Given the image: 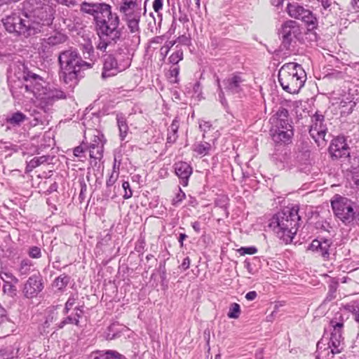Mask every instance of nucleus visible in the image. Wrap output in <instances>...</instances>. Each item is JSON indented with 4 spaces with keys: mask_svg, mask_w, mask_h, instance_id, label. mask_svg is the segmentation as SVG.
I'll return each mask as SVG.
<instances>
[{
    "mask_svg": "<svg viewBox=\"0 0 359 359\" xmlns=\"http://www.w3.org/2000/svg\"><path fill=\"white\" fill-rule=\"evenodd\" d=\"M59 77L69 87L75 86L83 77L81 72L92 68L91 62H86L76 48H70L60 53Z\"/></svg>",
    "mask_w": 359,
    "mask_h": 359,
    "instance_id": "f257e3e1",
    "label": "nucleus"
},
{
    "mask_svg": "<svg viewBox=\"0 0 359 359\" xmlns=\"http://www.w3.org/2000/svg\"><path fill=\"white\" fill-rule=\"evenodd\" d=\"M299 207L287 208L273 217L269 224L277 237L285 243L292 241L299 227Z\"/></svg>",
    "mask_w": 359,
    "mask_h": 359,
    "instance_id": "f03ea898",
    "label": "nucleus"
},
{
    "mask_svg": "<svg viewBox=\"0 0 359 359\" xmlns=\"http://www.w3.org/2000/svg\"><path fill=\"white\" fill-rule=\"evenodd\" d=\"M95 27L100 36V42L97 46L98 50L105 51L111 44H115L122 39L124 25L121 22L118 15H111L109 22L103 18L95 17Z\"/></svg>",
    "mask_w": 359,
    "mask_h": 359,
    "instance_id": "7ed1b4c3",
    "label": "nucleus"
},
{
    "mask_svg": "<svg viewBox=\"0 0 359 359\" xmlns=\"http://www.w3.org/2000/svg\"><path fill=\"white\" fill-rule=\"evenodd\" d=\"M23 9L41 32L52 25L54 10L50 0H25Z\"/></svg>",
    "mask_w": 359,
    "mask_h": 359,
    "instance_id": "20e7f679",
    "label": "nucleus"
},
{
    "mask_svg": "<svg viewBox=\"0 0 359 359\" xmlns=\"http://www.w3.org/2000/svg\"><path fill=\"white\" fill-rule=\"evenodd\" d=\"M306 80V72L297 63H285L279 69L278 81L283 89L289 93H298Z\"/></svg>",
    "mask_w": 359,
    "mask_h": 359,
    "instance_id": "39448f33",
    "label": "nucleus"
},
{
    "mask_svg": "<svg viewBox=\"0 0 359 359\" xmlns=\"http://www.w3.org/2000/svg\"><path fill=\"white\" fill-rule=\"evenodd\" d=\"M288 111L280 107L270 118L271 128L270 134L276 144H289L294 135L292 121H290Z\"/></svg>",
    "mask_w": 359,
    "mask_h": 359,
    "instance_id": "423d86ee",
    "label": "nucleus"
},
{
    "mask_svg": "<svg viewBox=\"0 0 359 359\" xmlns=\"http://www.w3.org/2000/svg\"><path fill=\"white\" fill-rule=\"evenodd\" d=\"M6 29L16 36L28 38L41 33L40 29L32 23L27 14L24 13H13L2 19Z\"/></svg>",
    "mask_w": 359,
    "mask_h": 359,
    "instance_id": "0eeeda50",
    "label": "nucleus"
},
{
    "mask_svg": "<svg viewBox=\"0 0 359 359\" xmlns=\"http://www.w3.org/2000/svg\"><path fill=\"white\" fill-rule=\"evenodd\" d=\"M334 215L346 225H359V205L350 199L335 195L331 201Z\"/></svg>",
    "mask_w": 359,
    "mask_h": 359,
    "instance_id": "6e6552de",
    "label": "nucleus"
},
{
    "mask_svg": "<svg viewBox=\"0 0 359 359\" xmlns=\"http://www.w3.org/2000/svg\"><path fill=\"white\" fill-rule=\"evenodd\" d=\"M23 80L25 83L18 81L15 86H11V93L14 98L20 99L24 93L33 94L36 98L41 97V94L46 87L43 86L45 82L39 75L32 72H24Z\"/></svg>",
    "mask_w": 359,
    "mask_h": 359,
    "instance_id": "1a4fd4ad",
    "label": "nucleus"
},
{
    "mask_svg": "<svg viewBox=\"0 0 359 359\" xmlns=\"http://www.w3.org/2000/svg\"><path fill=\"white\" fill-rule=\"evenodd\" d=\"M329 152L332 159H339L344 165L357 163V158L351 154V148L344 136H337L334 138L329 147Z\"/></svg>",
    "mask_w": 359,
    "mask_h": 359,
    "instance_id": "9d476101",
    "label": "nucleus"
},
{
    "mask_svg": "<svg viewBox=\"0 0 359 359\" xmlns=\"http://www.w3.org/2000/svg\"><path fill=\"white\" fill-rule=\"evenodd\" d=\"M301 34L299 24L292 20H287L282 25L279 35L281 38V46L283 49L291 50L296 43L297 36Z\"/></svg>",
    "mask_w": 359,
    "mask_h": 359,
    "instance_id": "9b49d317",
    "label": "nucleus"
},
{
    "mask_svg": "<svg viewBox=\"0 0 359 359\" xmlns=\"http://www.w3.org/2000/svg\"><path fill=\"white\" fill-rule=\"evenodd\" d=\"M287 12L288 15L293 18L301 20L309 27V29H313L318 25L317 18L313 13L300 5L297 2H290L287 5Z\"/></svg>",
    "mask_w": 359,
    "mask_h": 359,
    "instance_id": "f8f14e48",
    "label": "nucleus"
},
{
    "mask_svg": "<svg viewBox=\"0 0 359 359\" xmlns=\"http://www.w3.org/2000/svg\"><path fill=\"white\" fill-rule=\"evenodd\" d=\"M224 90L231 95H236L241 97L247 86L246 80L241 73H233L223 80Z\"/></svg>",
    "mask_w": 359,
    "mask_h": 359,
    "instance_id": "ddd939ff",
    "label": "nucleus"
},
{
    "mask_svg": "<svg viewBox=\"0 0 359 359\" xmlns=\"http://www.w3.org/2000/svg\"><path fill=\"white\" fill-rule=\"evenodd\" d=\"M308 250L322 257L325 260H328L335 248L331 239L318 238L311 243Z\"/></svg>",
    "mask_w": 359,
    "mask_h": 359,
    "instance_id": "4468645a",
    "label": "nucleus"
},
{
    "mask_svg": "<svg viewBox=\"0 0 359 359\" xmlns=\"http://www.w3.org/2000/svg\"><path fill=\"white\" fill-rule=\"evenodd\" d=\"M330 324L333 329L330 339L327 341V344L334 350V353H341L344 345V337H342L344 323L331 320Z\"/></svg>",
    "mask_w": 359,
    "mask_h": 359,
    "instance_id": "2eb2a0df",
    "label": "nucleus"
},
{
    "mask_svg": "<svg viewBox=\"0 0 359 359\" xmlns=\"http://www.w3.org/2000/svg\"><path fill=\"white\" fill-rule=\"evenodd\" d=\"M323 115L316 113L311 118V125L309 129V134L316 142L320 143V140H325V137L327 132V128L324 123Z\"/></svg>",
    "mask_w": 359,
    "mask_h": 359,
    "instance_id": "dca6fc26",
    "label": "nucleus"
},
{
    "mask_svg": "<svg viewBox=\"0 0 359 359\" xmlns=\"http://www.w3.org/2000/svg\"><path fill=\"white\" fill-rule=\"evenodd\" d=\"M43 288V284L41 276L39 274L33 275L25 283L22 292L25 297L33 298L36 297Z\"/></svg>",
    "mask_w": 359,
    "mask_h": 359,
    "instance_id": "f3484780",
    "label": "nucleus"
},
{
    "mask_svg": "<svg viewBox=\"0 0 359 359\" xmlns=\"http://www.w3.org/2000/svg\"><path fill=\"white\" fill-rule=\"evenodd\" d=\"M128 64V62L126 61L124 64L118 65L116 57L111 55H108L104 58L102 76L103 78H106L116 75L118 72L127 69Z\"/></svg>",
    "mask_w": 359,
    "mask_h": 359,
    "instance_id": "a211bd4d",
    "label": "nucleus"
},
{
    "mask_svg": "<svg viewBox=\"0 0 359 359\" xmlns=\"http://www.w3.org/2000/svg\"><path fill=\"white\" fill-rule=\"evenodd\" d=\"M118 10L123 15L124 20L142 15V9L138 5L137 0H121Z\"/></svg>",
    "mask_w": 359,
    "mask_h": 359,
    "instance_id": "6ab92c4d",
    "label": "nucleus"
},
{
    "mask_svg": "<svg viewBox=\"0 0 359 359\" xmlns=\"http://www.w3.org/2000/svg\"><path fill=\"white\" fill-rule=\"evenodd\" d=\"M83 308V306H75L72 313L69 315L67 314L63 320L55 323V328L56 330L62 329L67 325H75L76 326H79V320L82 318L84 313Z\"/></svg>",
    "mask_w": 359,
    "mask_h": 359,
    "instance_id": "aec40b11",
    "label": "nucleus"
},
{
    "mask_svg": "<svg viewBox=\"0 0 359 359\" xmlns=\"http://www.w3.org/2000/svg\"><path fill=\"white\" fill-rule=\"evenodd\" d=\"M66 95L63 91L56 88H47L44 90L41 94V97L39 99L41 100V104H44L45 107L51 106L55 101L60 99H64Z\"/></svg>",
    "mask_w": 359,
    "mask_h": 359,
    "instance_id": "412c9836",
    "label": "nucleus"
},
{
    "mask_svg": "<svg viewBox=\"0 0 359 359\" xmlns=\"http://www.w3.org/2000/svg\"><path fill=\"white\" fill-rule=\"evenodd\" d=\"M67 39L65 34L61 32H55L48 38L41 40V48L43 51H48L50 48L66 42Z\"/></svg>",
    "mask_w": 359,
    "mask_h": 359,
    "instance_id": "4be33fe9",
    "label": "nucleus"
},
{
    "mask_svg": "<svg viewBox=\"0 0 359 359\" xmlns=\"http://www.w3.org/2000/svg\"><path fill=\"white\" fill-rule=\"evenodd\" d=\"M176 175L182 181V184L187 186L190 175L192 173V168L186 162L180 161L175 163Z\"/></svg>",
    "mask_w": 359,
    "mask_h": 359,
    "instance_id": "5701e85b",
    "label": "nucleus"
},
{
    "mask_svg": "<svg viewBox=\"0 0 359 359\" xmlns=\"http://www.w3.org/2000/svg\"><path fill=\"white\" fill-rule=\"evenodd\" d=\"M327 339L323 337L317 343L318 355L316 359H332L334 355L338 353H334V350L327 344Z\"/></svg>",
    "mask_w": 359,
    "mask_h": 359,
    "instance_id": "b1692460",
    "label": "nucleus"
},
{
    "mask_svg": "<svg viewBox=\"0 0 359 359\" xmlns=\"http://www.w3.org/2000/svg\"><path fill=\"white\" fill-rule=\"evenodd\" d=\"M90 358L92 359H128L115 350H97L91 353Z\"/></svg>",
    "mask_w": 359,
    "mask_h": 359,
    "instance_id": "393cba45",
    "label": "nucleus"
},
{
    "mask_svg": "<svg viewBox=\"0 0 359 359\" xmlns=\"http://www.w3.org/2000/svg\"><path fill=\"white\" fill-rule=\"evenodd\" d=\"M117 127L119 132V138L121 142L126 140L129 132V127L126 116L122 113H118L116 116Z\"/></svg>",
    "mask_w": 359,
    "mask_h": 359,
    "instance_id": "a878e982",
    "label": "nucleus"
},
{
    "mask_svg": "<svg viewBox=\"0 0 359 359\" xmlns=\"http://www.w3.org/2000/svg\"><path fill=\"white\" fill-rule=\"evenodd\" d=\"M105 3H88L83 2L81 4V11L85 13L94 16L95 20L96 15H98L104 7Z\"/></svg>",
    "mask_w": 359,
    "mask_h": 359,
    "instance_id": "bb28decb",
    "label": "nucleus"
},
{
    "mask_svg": "<svg viewBox=\"0 0 359 359\" xmlns=\"http://www.w3.org/2000/svg\"><path fill=\"white\" fill-rule=\"evenodd\" d=\"M180 127V121L177 117L175 118L170 126L168 129L166 144H174L178 137L177 132Z\"/></svg>",
    "mask_w": 359,
    "mask_h": 359,
    "instance_id": "cd10ccee",
    "label": "nucleus"
},
{
    "mask_svg": "<svg viewBox=\"0 0 359 359\" xmlns=\"http://www.w3.org/2000/svg\"><path fill=\"white\" fill-rule=\"evenodd\" d=\"M342 169L351 173L353 182L356 188L359 189V161L357 159L356 164L348 163V165H344Z\"/></svg>",
    "mask_w": 359,
    "mask_h": 359,
    "instance_id": "c85d7f7f",
    "label": "nucleus"
},
{
    "mask_svg": "<svg viewBox=\"0 0 359 359\" xmlns=\"http://www.w3.org/2000/svg\"><path fill=\"white\" fill-rule=\"evenodd\" d=\"M97 144H90L89 153L92 158L100 159L102 157L104 143L101 138H97Z\"/></svg>",
    "mask_w": 359,
    "mask_h": 359,
    "instance_id": "c756f323",
    "label": "nucleus"
},
{
    "mask_svg": "<svg viewBox=\"0 0 359 359\" xmlns=\"http://www.w3.org/2000/svg\"><path fill=\"white\" fill-rule=\"evenodd\" d=\"M119 175V172L117 170H112L110 176L109 177L108 180H107L106 185H107V191H106V196L107 197H111V198H114L116 196V193L111 195V188L113 187L115 182L117 181ZM116 187H114L113 191L115 192Z\"/></svg>",
    "mask_w": 359,
    "mask_h": 359,
    "instance_id": "7c9ffc66",
    "label": "nucleus"
},
{
    "mask_svg": "<svg viewBox=\"0 0 359 359\" xmlns=\"http://www.w3.org/2000/svg\"><path fill=\"white\" fill-rule=\"evenodd\" d=\"M49 159V156H41L33 158L27 163L26 166V172H31L32 170L39 166L40 165L48 162Z\"/></svg>",
    "mask_w": 359,
    "mask_h": 359,
    "instance_id": "2f4dec72",
    "label": "nucleus"
},
{
    "mask_svg": "<svg viewBox=\"0 0 359 359\" xmlns=\"http://www.w3.org/2000/svg\"><path fill=\"white\" fill-rule=\"evenodd\" d=\"M141 16L126 19L125 21L130 33L135 35L140 33V22Z\"/></svg>",
    "mask_w": 359,
    "mask_h": 359,
    "instance_id": "473e14b6",
    "label": "nucleus"
},
{
    "mask_svg": "<svg viewBox=\"0 0 359 359\" xmlns=\"http://www.w3.org/2000/svg\"><path fill=\"white\" fill-rule=\"evenodd\" d=\"M57 307L50 308L47 311V315L46 317V320L44 322V327H49L50 325L53 323H57L56 321L58 319V312L57 311Z\"/></svg>",
    "mask_w": 359,
    "mask_h": 359,
    "instance_id": "72a5a7b5",
    "label": "nucleus"
},
{
    "mask_svg": "<svg viewBox=\"0 0 359 359\" xmlns=\"http://www.w3.org/2000/svg\"><path fill=\"white\" fill-rule=\"evenodd\" d=\"M26 119V116L20 112L17 111L13 113L9 118H7V123L15 126H19Z\"/></svg>",
    "mask_w": 359,
    "mask_h": 359,
    "instance_id": "f704fd0d",
    "label": "nucleus"
},
{
    "mask_svg": "<svg viewBox=\"0 0 359 359\" xmlns=\"http://www.w3.org/2000/svg\"><path fill=\"white\" fill-rule=\"evenodd\" d=\"M211 144L207 142H200L194 145V151L198 154L205 156L211 150Z\"/></svg>",
    "mask_w": 359,
    "mask_h": 359,
    "instance_id": "c9c22d12",
    "label": "nucleus"
},
{
    "mask_svg": "<svg viewBox=\"0 0 359 359\" xmlns=\"http://www.w3.org/2000/svg\"><path fill=\"white\" fill-rule=\"evenodd\" d=\"M344 309L353 314V319L359 324V305L353 302L344 306Z\"/></svg>",
    "mask_w": 359,
    "mask_h": 359,
    "instance_id": "e433bc0d",
    "label": "nucleus"
},
{
    "mask_svg": "<svg viewBox=\"0 0 359 359\" xmlns=\"http://www.w3.org/2000/svg\"><path fill=\"white\" fill-rule=\"evenodd\" d=\"M111 15H118L116 13H113L111 10V6L109 4H105L104 7L102 8L101 12L96 17L103 18L106 19V22H109V19L111 20Z\"/></svg>",
    "mask_w": 359,
    "mask_h": 359,
    "instance_id": "4c0bfd02",
    "label": "nucleus"
},
{
    "mask_svg": "<svg viewBox=\"0 0 359 359\" xmlns=\"http://www.w3.org/2000/svg\"><path fill=\"white\" fill-rule=\"evenodd\" d=\"M69 280H70V277L69 276L62 274V275L60 276L59 277H57L54 280L53 284H54V286L57 289H58L59 290H61L68 285Z\"/></svg>",
    "mask_w": 359,
    "mask_h": 359,
    "instance_id": "58836bf2",
    "label": "nucleus"
},
{
    "mask_svg": "<svg viewBox=\"0 0 359 359\" xmlns=\"http://www.w3.org/2000/svg\"><path fill=\"white\" fill-rule=\"evenodd\" d=\"M241 313L240 305L237 303H232L229 306V311L227 313V316L229 318L236 319L239 317Z\"/></svg>",
    "mask_w": 359,
    "mask_h": 359,
    "instance_id": "ea45409f",
    "label": "nucleus"
},
{
    "mask_svg": "<svg viewBox=\"0 0 359 359\" xmlns=\"http://www.w3.org/2000/svg\"><path fill=\"white\" fill-rule=\"evenodd\" d=\"M32 266V262L30 260L27 259H23L20 262L19 272L22 275H26L29 272Z\"/></svg>",
    "mask_w": 359,
    "mask_h": 359,
    "instance_id": "a19ab883",
    "label": "nucleus"
},
{
    "mask_svg": "<svg viewBox=\"0 0 359 359\" xmlns=\"http://www.w3.org/2000/svg\"><path fill=\"white\" fill-rule=\"evenodd\" d=\"M338 283L337 282L332 283L329 285V291L325 298V301L330 302L336 298V292Z\"/></svg>",
    "mask_w": 359,
    "mask_h": 359,
    "instance_id": "79ce46f5",
    "label": "nucleus"
},
{
    "mask_svg": "<svg viewBox=\"0 0 359 359\" xmlns=\"http://www.w3.org/2000/svg\"><path fill=\"white\" fill-rule=\"evenodd\" d=\"M183 59V51L180 49L172 53L169 57V62L173 65H177L180 61Z\"/></svg>",
    "mask_w": 359,
    "mask_h": 359,
    "instance_id": "37998d69",
    "label": "nucleus"
},
{
    "mask_svg": "<svg viewBox=\"0 0 359 359\" xmlns=\"http://www.w3.org/2000/svg\"><path fill=\"white\" fill-rule=\"evenodd\" d=\"M77 300V297H75L74 295L70 296L67 301L66 302L65 304V308L63 309V314L67 315L70 310L73 308V306L75 305L76 302Z\"/></svg>",
    "mask_w": 359,
    "mask_h": 359,
    "instance_id": "c03bdc74",
    "label": "nucleus"
},
{
    "mask_svg": "<svg viewBox=\"0 0 359 359\" xmlns=\"http://www.w3.org/2000/svg\"><path fill=\"white\" fill-rule=\"evenodd\" d=\"M83 56L86 62H91L92 63V67H93L95 61L98 58V55L93 51V53L90 52H83Z\"/></svg>",
    "mask_w": 359,
    "mask_h": 359,
    "instance_id": "a18cd8bd",
    "label": "nucleus"
},
{
    "mask_svg": "<svg viewBox=\"0 0 359 359\" xmlns=\"http://www.w3.org/2000/svg\"><path fill=\"white\" fill-rule=\"evenodd\" d=\"M217 83L218 90H219V93H218L219 100L221 102L222 105L226 108L228 106V102H227L226 99L225 98L224 93L223 89L222 88L219 79H217Z\"/></svg>",
    "mask_w": 359,
    "mask_h": 359,
    "instance_id": "49530a36",
    "label": "nucleus"
},
{
    "mask_svg": "<svg viewBox=\"0 0 359 359\" xmlns=\"http://www.w3.org/2000/svg\"><path fill=\"white\" fill-rule=\"evenodd\" d=\"M237 252L242 256L245 255H254L257 253V249L254 246L241 247L237 250Z\"/></svg>",
    "mask_w": 359,
    "mask_h": 359,
    "instance_id": "de8ad7c7",
    "label": "nucleus"
},
{
    "mask_svg": "<svg viewBox=\"0 0 359 359\" xmlns=\"http://www.w3.org/2000/svg\"><path fill=\"white\" fill-rule=\"evenodd\" d=\"M355 104L356 103L353 100H349L346 107L339 109L341 110V114H349L353 111Z\"/></svg>",
    "mask_w": 359,
    "mask_h": 359,
    "instance_id": "09e8293b",
    "label": "nucleus"
},
{
    "mask_svg": "<svg viewBox=\"0 0 359 359\" xmlns=\"http://www.w3.org/2000/svg\"><path fill=\"white\" fill-rule=\"evenodd\" d=\"M185 194L179 188L178 192L172 201V204L174 206H178L180 203L185 198Z\"/></svg>",
    "mask_w": 359,
    "mask_h": 359,
    "instance_id": "8fccbe9b",
    "label": "nucleus"
},
{
    "mask_svg": "<svg viewBox=\"0 0 359 359\" xmlns=\"http://www.w3.org/2000/svg\"><path fill=\"white\" fill-rule=\"evenodd\" d=\"M174 45V43L172 41L167 42L163 46H162L160 49V55L162 57V60L164 61L165 57L170 51V48Z\"/></svg>",
    "mask_w": 359,
    "mask_h": 359,
    "instance_id": "3c124183",
    "label": "nucleus"
},
{
    "mask_svg": "<svg viewBox=\"0 0 359 359\" xmlns=\"http://www.w3.org/2000/svg\"><path fill=\"white\" fill-rule=\"evenodd\" d=\"M122 187L125 192L123 194V198L125 199H128V198H131L133 196V191L130 189L129 182L127 181H124L122 183Z\"/></svg>",
    "mask_w": 359,
    "mask_h": 359,
    "instance_id": "603ef678",
    "label": "nucleus"
},
{
    "mask_svg": "<svg viewBox=\"0 0 359 359\" xmlns=\"http://www.w3.org/2000/svg\"><path fill=\"white\" fill-rule=\"evenodd\" d=\"M116 59L117 60L118 65H123L125 62H126V61H128V68L130 66V63H131L130 59L127 54H124V55H122L121 53L118 54L116 57Z\"/></svg>",
    "mask_w": 359,
    "mask_h": 359,
    "instance_id": "864d4df0",
    "label": "nucleus"
},
{
    "mask_svg": "<svg viewBox=\"0 0 359 359\" xmlns=\"http://www.w3.org/2000/svg\"><path fill=\"white\" fill-rule=\"evenodd\" d=\"M28 254L32 258H39L41 256V249L36 246H33L30 248Z\"/></svg>",
    "mask_w": 359,
    "mask_h": 359,
    "instance_id": "5fc2aeb1",
    "label": "nucleus"
},
{
    "mask_svg": "<svg viewBox=\"0 0 359 359\" xmlns=\"http://www.w3.org/2000/svg\"><path fill=\"white\" fill-rule=\"evenodd\" d=\"M199 128L202 132H203V137H205V133L210 130L212 125L208 121H201L199 123Z\"/></svg>",
    "mask_w": 359,
    "mask_h": 359,
    "instance_id": "6e6d98bb",
    "label": "nucleus"
},
{
    "mask_svg": "<svg viewBox=\"0 0 359 359\" xmlns=\"http://www.w3.org/2000/svg\"><path fill=\"white\" fill-rule=\"evenodd\" d=\"M163 0H154L153 2V8L156 13H158L163 8Z\"/></svg>",
    "mask_w": 359,
    "mask_h": 359,
    "instance_id": "4d7b16f0",
    "label": "nucleus"
},
{
    "mask_svg": "<svg viewBox=\"0 0 359 359\" xmlns=\"http://www.w3.org/2000/svg\"><path fill=\"white\" fill-rule=\"evenodd\" d=\"M14 277L11 273L6 272L0 273V278L4 282V283H9L10 280H12Z\"/></svg>",
    "mask_w": 359,
    "mask_h": 359,
    "instance_id": "13d9d810",
    "label": "nucleus"
},
{
    "mask_svg": "<svg viewBox=\"0 0 359 359\" xmlns=\"http://www.w3.org/2000/svg\"><path fill=\"white\" fill-rule=\"evenodd\" d=\"M58 4L65 5L67 6H74L77 4V0H55Z\"/></svg>",
    "mask_w": 359,
    "mask_h": 359,
    "instance_id": "bf43d9fd",
    "label": "nucleus"
},
{
    "mask_svg": "<svg viewBox=\"0 0 359 359\" xmlns=\"http://www.w3.org/2000/svg\"><path fill=\"white\" fill-rule=\"evenodd\" d=\"M93 53L94 50L93 46L90 42H86L82 44V53L90 52Z\"/></svg>",
    "mask_w": 359,
    "mask_h": 359,
    "instance_id": "052dcab7",
    "label": "nucleus"
},
{
    "mask_svg": "<svg viewBox=\"0 0 359 359\" xmlns=\"http://www.w3.org/2000/svg\"><path fill=\"white\" fill-rule=\"evenodd\" d=\"M189 266H190V259L189 257H187L184 259L182 263L180 266V268L182 271H185L189 268Z\"/></svg>",
    "mask_w": 359,
    "mask_h": 359,
    "instance_id": "680f3d73",
    "label": "nucleus"
},
{
    "mask_svg": "<svg viewBox=\"0 0 359 359\" xmlns=\"http://www.w3.org/2000/svg\"><path fill=\"white\" fill-rule=\"evenodd\" d=\"M257 294L255 291H250L245 294V298L248 301H252L257 297Z\"/></svg>",
    "mask_w": 359,
    "mask_h": 359,
    "instance_id": "e2e57ef3",
    "label": "nucleus"
},
{
    "mask_svg": "<svg viewBox=\"0 0 359 359\" xmlns=\"http://www.w3.org/2000/svg\"><path fill=\"white\" fill-rule=\"evenodd\" d=\"M69 13V11H68L67 9L64 10L61 13L62 14L61 18L62 19V22L64 24H67V21H70L67 18H65L66 16H68Z\"/></svg>",
    "mask_w": 359,
    "mask_h": 359,
    "instance_id": "0e129e2a",
    "label": "nucleus"
},
{
    "mask_svg": "<svg viewBox=\"0 0 359 359\" xmlns=\"http://www.w3.org/2000/svg\"><path fill=\"white\" fill-rule=\"evenodd\" d=\"M191 226L196 232L199 233L201 231V223L199 222H192Z\"/></svg>",
    "mask_w": 359,
    "mask_h": 359,
    "instance_id": "69168bd1",
    "label": "nucleus"
},
{
    "mask_svg": "<svg viewBox=\"0 0 359 359\" xmlns=\"http://www.w3.org/2000/svg\"><path fill=\"white\" fill-rule=\"evenodd\" d=\"M83 152V149L82 147H81V146L76 147L74 149V156H78V157L81 156V154Z\"/></svg>",
    "mask_w": 359,
    "mask_h": 359,
    "instance_id": "338daca9",
    "label": "nucleus"
},
{
    "mask_svg": "<svg viewBox=\"0 0 359 359\" xmlns=\"http://www.w3.org/2000/svg\"><path fill=\"white\" fill-rule=\"evenodd\" d=\"M57 187H57V184L56 182H54V183H53V184L49 187V188H48V191H48L49 194H50V193H52V192H53V191H57Z\"/></svg>",
    "mask_w": 359,
    "mask_h": 359,
    "instance_id": "774afa93",
    "label": "nucleus"
}]
</instances>
